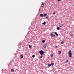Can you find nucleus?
<instances>
[{"mask_svg":"<svg viewBox=\"0 0 74 74\" xmlns=\"http://www.w3.org/2000/svg\"><path fill=\"white\" fill-rule=\"evenodd\" d=\"M68 55H69L70 58H71L72 57V53L71 51H69L68 52Z\"/></svg>","mask_w":74,"mask_h":74,"instance_id":"f257e3e1","label":"nucleus"},{"mask_svg":"<svg viewBox=\"0 0 74 74\" xmlns=\"http://www.w3.org/2000/svg\"><path fill=\"white\" fill-rule=\"evenodd\" d=\"M45 52L43 51L42 50H41L40 51H39V53L41 55H44V53Z\"/></svg>","mask_w":74,"mask_h":74,"instance_id":"f03ea898","label":"nucleus"},{"mask_svg":"<svg viewBox=\"0 0 74 74\" xmlns=\"http://www.w3.org/2000/svg\"><path fill=\"white\" fill-rule=\"evenodd\" d=\"M47 43H45L43 45V48H46V47H47Z\"/></svg>","mask_w":74,"mask_h":74,"instance_id":"7ed1b4c3","label":"nucleus"},{"mask_svg":"<svg viewBox=\"0 0 74 74\" xmlns=\"http://www.w3.org/2000/svg\"><path fill=\"white\" fill-rule=\"evenodd\" d=\"M20 57L21 59H22L23 58V56L22 54H21L20 56Z\"/></svg>","mask_w":74,"mask_h":74,"instance_id":"20e7f679","label":"nucleus"},{"mask_svg":"<svg viewBox=\"0 0 74 74\" xmlns=\"http://www.w3.org/2000/svg\"><path fill=\"white\" fill-rule=\"evenodd\" d=\"M50 36H51V37H54V36H55V35L53 34H52L51 33L50 34Z\"/></svg>","mask_w":74,"mask_h":74,"instance_id":"39448f33","label":"nucleus"},{"mask_svg":"<svg viewBox=\"0 0 74 74\" xmlns=\"http://www.w3.org/2000/svg\"><path fill=\"white\" fill-rule=\"evenodd\" d=\"M61 53H62V51H58V54H61Z\"/></svg>","mask_w":74,"mask_h":74,"instance_id":"423d86ee","label":"nucleus"},{"mask_svg":"<svg viewBox=\"0 0 74 74\" xmlns=\"http://www.w3.org/2000/svg\"><path fill=\"white\" fill-rule=\"evenodd\" d=\"M44 15H43V14H40V17H42H42H43Z\"/></svg>","mask_w":74,"mask_h":74,"instance_id":"0eeeda50","label":"nucleus"},{"mask_svg":"<svg viewBox=\"0 0 74 74\" xmlns=\"http://www.w3.org/2000/svg\"><path fill=\"white\" fill-rule=\"evenodd\" d=\"M47 15V14H44L43 15V16H44V17L46 16Z\"/></svg>","mask_w":74,"mask_h":74,"instance_id":"6e6552de","label":"nucleus"},{"mask_svg":"<svg viewBox=\"0 0 74 74\" xmlns=\"http://www.w3.org/2000/svg\"><path fill=\"white\" fill-rule=\"evenodd\" d=\"M63 25L64 24H62V25H60V27H63Z\"/></svg>","mask_w":74,"mask_h":74,"instance_id":"1a4fd4ad","label":"nucleus"},{"mask_svg":"<svg viewBox=\"0 0 74 74\" xmlns=\"http://www.w3.org/2000/svg\"><path fill=\"white\" fill-rule=\"evenodd\" d=\"M64 41H62L61 42V44H64Z\"/></svg>","mask_w":74,"mask_h":74,"instance_id":"9d476101","label":"nucleus"},{"mask_svg":"<svg viewBox=\"0 0 74 74\" xmlns=\"http://www.w3.org/2000/svg\"><path fill=\"white\" fill-rule=\"evenodd\" d=\"M42 24L43 25H45V24H46V22H44L42 23Z\"/></svg>","mask_w":74,"mask_h":74,"instance_id":"9b49d317","label":"nucleus"},{"mask_svg":"<svg viewBox=\"0 0 74 74\" xmlns=\"http://www.w3.org/2000/svg\"><path fill=\"white\" fill-rule=\"evenodd\" d=\"M42 43H44V42H45V40H43L42 41Z\"/></svg>","mask_w":74,"mask_h":74,"instance_id":"f8f14e48","label":"nucleus"},{"mask_svg":"<svg viewBox=\"0 0 74 74\" xmlns=\"http://www.w3.org/2000/svg\"><path fill=\"white\" fill-rule=\"evenodd\" d=\"M44 4H45V3H42V4H41V5H44Z\"/></svg>","mask_w":74,"mask_h":74,"instance_id":"ddd939ff","label":"nucleus"},{"mask_svg":"<svg viewBox=\"0 0 74 74\" xmlns=\"http://www.w3.org/2000/svg\"><path fill=\"white\" fill-rule=\"evenodd\" d=\"M51 65L52 66H53V65H54V64L53 63H51Z\"/></svg>","mask_w":74,"mask_h":74,"instance_id":"4468645a","label":"nucleus"},{"mask_svg":"<svg viewBox=\"0 0 74 74\" xmlns=\"http://www.w3.org/2000/svg\"><path fill=\"white\" fill-rule=\"evenodd\" d=\"M57 30H60V28L59 27H58L57 28Z\"/></svg>","mask_w":74,"mask_h":74,"instance_id":"2eb2a0df","label":"nucleus"},{"mask_svg":"<svg viewBox=\"0 0 74 74\" xmlns=\"http://www.w3.org/2000/svg\"><path fill=\"white\" fill-rule=\"evenodd\" d=\"M29 48H32V46H30V45H29Z\"/></svg>","mask_w":74,"mask_h":74,"instance_id":"dca6fc26","label":"nucleus"},{"mask_svg":"<svg viewBox=\"0 0 74 74\" xmlns=\"http://www.w3.org/2000/svg\"><path fill=\"white\" fill-rule=\"evenodd\" d=\"M51 66V64H49L48 65V67H50Z\"/></svg>","mask_w":74,"mask_h":74,"instance_id":"f3484780","label":"nucleus"},{"mask_svg":"<svg viewBox=\"0 0 74 74\" xmlns=\"http://www.w3.org/2000/svg\"><path fill=\"white\" fill-rule=\"evenodd\" d=\"M45 18H46V19H48V18H49V17H48V16L46 17Z\"/></svg>","mask_w":74,"mask_h":74,"instance_id":"a211bd4d","label":"nucleus"},{"mask_svg":"<svg viewBox=\"0 0 74 74\" xmlns=\"http://www.w3.org/2000/svg\"><path fill=\"white\" fill-rule=\"evenodd\" d=\"M68 60H66L65 62V63H68Z\"/></svg>","mask_w":74,"mask_h":74,"instance_id":"6ab92c4d","label":"nucleus"},{"mask_svg":"<svg viewBox=\"0 0 74 74\" xmlns=\"http://www.w3.org/2000/svg\"><path fill=\"white\" fill-rule=\"evenodd\" d=\"M32 58H34V57H35V55H32Z\"/></svg>","mask_w":74,"mask_h":74,"instance_id":"aec40b11","label":"nucleus"},{"mask_svg":"<svg viewBox=\"0 0 74 74\" xmlns=\"http://www.w3.org/2000/svg\"><path fill=\"white\" fill-rule=\"evenodd\" d=\"M51 57V58H52V57H53V54H51L50 55Z\"/></svg>","mask_w":74,"mask_h":74,"instance_id":"412c9836","label":"nucleus"},{"mask_svg":"<svg viewBox=\"0 0 74 74\" xmlns=\"http://www.w3.org/2000/svg\"><path fill=\"white\" fill-rule=\"evenodd\" d=\"M56 36H58V34L56 32Z\"/></svg>","mask_w":74,"mask_h":74,"instance_id":"4be33fe9","label":"nucleus"},{"mask_svg":"<svg viewBox=\"0 0 74 74\" xmlns=\"http://www.w3.org/2000/svg\"><path fill=\"white\" fill-rule=\"evenodd\" d=\"M11 71H14V70L12 69H11Z\"/></svg>","mask_w":74,"mask_h":74,"instance_id":"5701e85b","label":"nucleus"},{"mask_svg":"<svg viewBox=\"0 0 74 74\" xmlns=\"http://www.w3.org/2000/svg\"><path fill=\"white\" fill-rule=\"evenodd\" d=\"M42 57H43V56H40V58H42Z\"/></svg>","mask_w":74,"mask_h":74,"instance_id":"b1692460","label":"nucleus"},{"mask_svg":"<svg viewBox=\"0 0 74 74\" xmlns=\"http://www.w3.org/2000/svg\"><path fill=\"white\" fill-rule=\"evenodd\" d=\"M55 14H56V12H54L53 14V15H55Z\"/></svg>","mask_w":74,"mask_h":74,"instance_id":"393cba45","label":"nucleus"},{"mask_svg":"<svg viewBox=\"0 0 74 74\" xmlns=\"http://www.w3.org/2000/svg\"><path fill=\"white\" fill-rule=\"evenodd\" d=\"M61 0H58V1H60Z\"/></svg>","mask_w":74,"mask_h":74,"instance_id":"a878e982","label":"nucleus"},{"mask_svg":"<svg viewBox=\"0 0 74 74\" xmlns=\"http://www.w3.org/2000/svg\"><path fill=\"white\" fill-rule=\"evenodd\" d=\"M71 37H73V35H71Z\"/></svg>","mask_w":74,"mask_h":74,"instance_id":"bb28decb","label":"nucleus"},{"mask_svg":"<svg viewBox=\"0 0 74 74\" xmlns=\"http://www.w3.org/2000/svg\"><path fill=\"white\" fill-rule=\"evenodd\" d=\"M56 48H58V46H56Z\"/></svg>","mask_w":74,"mask_h":74,"instance_id":"cd10ccee","label":"nucleus"},{"mask_svg":"<svg viewBox=\"0 0 74 74\" xmlns=\"http://www.w3.org/2000/svg\"><path fill=\"white\" fill-rule=\"evenodd\" d=\"M40 9H39V11H40Z\"/></svg>","mask_w":74,"mask_h":74,"instance_id":"c85d7f7f","label":"nucleus"},{"mask_svg":"<svg viewBox=\"0 0 74 74\" xmlns=\"http://www.w3.org/2000/svg\"><path fill=\"white\" fill-rule=\"evenodd\" d=\"M55 34H56V32H55Z\"/></svg>","mask_w":74,"mask_h":74,"instance_id":"c756f323","label":"nucleus"}]
</instances>
